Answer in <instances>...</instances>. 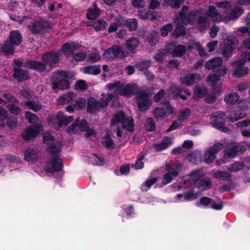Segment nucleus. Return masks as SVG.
Returning <instances> with one entry per match:
<instances>
[{
    "mask_svg": "<svg viewBox=\"0 0 250 250\" xmlns=\"http://www.w3.org/2000/svg\"><path fill=\"white\" fill-rule=\"evenodd\" d=\"M67 133L70 134H75L79 131H85L84 136L86 139L96 134V131L93 128L89 127V125L85 119L80 121L79 119L75 121L66 129Z\"/></svg>",
    "mask_w": 250,
    "mask_h": 250,
    "instance_id": "nucleus-1",
    "label": "nucleus"
},
{
    "mask_svg": "<svg viewBox=\"0 0 250 250\" xmlns=\"http://www.w3.org/2000/svg\"><path fill=\"white\" fill-rule=\"evenodd\" d=\"M68 75L66 71H58L54 72L51 77V85L53 90L69 89L70 83L67 80Z\"/></svg>",
    "mask_w": 250,
    "mask_h": 250,
    "instance_id": "nucleus-2",
    "label": "nucleus"
},
{
    "mask_svg": "<svg viewBox=\"0 0 250 250\" xmlns=\"http://www.w3.org/2000/svg\"><path fill=\"white\" fill-rule=\"evenodd\" d=\"M188 7L186 5L183 6L175 21L178 20V22L181 21L182 24L185 25H187L188 23H193L197 19L200 12L198 10H196L188 13Z\"/></svg>",
    "mask_w": 250,
    "mask_h": 250,
    "instance_id": "nucleus-3",
    "label": "nucleus"
},
{
    "mask_svg": "<svg viewBox=\"0 0 250 250\" xmlns=\"http://www.w3.org/2000/svg\"><path fill=\"white\" fill-rule=\"evenodd\" d=\"M112 124L121 123L123 127L129 132L134 131V124L132 117H126L125 113L119 111L114 114L111 121Z\"/></svg>",
    "mask_w": 250,
    "mask_h": 250,
    "instance_id": "nucleus-4",
    "label": "nucleus"
},
{
    "mask_svg": "<svg viewBox=\"0 0 250 250\" xmlns=\"http://www.w3.org/2000/svg\"><path fill=\"white\" fill-rule=\"evenodd\" d=\"M43 128L41 124H35L27 127L21 133V136L25 142L34 140L40 134Z\"/></svg>",
    "mask_w": 250,
    "mask_h": 250,
    "instance_id": "nucleus-5",
    "label": "nucleus"
},
{
    "mask_svg": "<svg viewBox=\"0 0 250 250\" xmlns=\"http://www.w3.org/2000/svg\"><path fill=\"white\" fill-rule=\"evenodd\" d=\"M61 53L60 50L47 51L41 56V60L50 68L54 67L60 61Z\"/></svg>",
    "mask_w": 250,
    "mask_h": 250,
    "instance_id": "nucleus-6",
    "label": "nucleus"
},
{
    "mask_svg": "<svg viewBox=\"0 0 250 250\" xmlns=\"http://www.w3.org/2000/svg\"><path fill=\"white\" fill-rule=\"evenodd\" d=\"M222 144L217 143L209 147L205 152L204 161L207 164H211L216 158V155L222 149Z\"/></svg>",
    "mask_w": 250,
    "mask_h": 250,
    "instance_id": "nucleus-7",
    "label": "nucleus"
},
{
    "mask_svg": "<svg viewBox=\"0 0 250 250\" xmlns=\"http://www.w3.org/2000/svg\"><path fill=\"white\" fill-rule=\"evenodd\" d=\"M238 42L235 37H228L224 41V48L222 51L223 57L228 59L231 56L233 51L236 48Z\"/></svg>",
    "mask_w": 250,
    "mask_h": 250,
    "instance_id": "nucleus-8",
    "label": "nucleus"
},
{
    "mask_svg": "<svg viewBox=\"0 0 250 250\" xmlns=\"http://www.w3.org/2000/svg\"><path fill=\"white\" fill-rule=\"evenodd\" d=\"M170 96L163 89H160L153 97L154 102H161V104L165 106L168 113L172 114V105L169 102Z\"/></svg>",
    "mask_w": 250,
    "mask_h": 250,
    "instance_id": "nucleus-9",
    "label": "nucleus"
},
{
    "mask_svg": "<svg viewBox=\"0 0 250 250\" xmlns=\"http://www.w3.org/2000/svg\"><path fill=\"white\" fill-rule=\"evenodd\" d=\"M245 63L246 61L243 59L238 60L232 63V75L234 77L240 78L248 74L249 69L248 67L245 66Z\"/></svg>",
    "mask_w": 250,
    "mask_h": 250,
    "instance_id": "nucleus-10",
    "label": "nucleus"
},
{
    "mask_svg": "<svg viewBox=\"0 0 250 250\" xmlns=\"http://www.w3.org/2000/svg\"><path fill=\"white\" fill-rule=\"evenodd\" d=\"M60 156H53L48 160L46 163V171L48 173L62 171L63 165L62 160Z\"/></svg>",
    "mask_w": 250,
    "mask_h": 250,
    "instance_id": "nucleus-11",
    "label": "nucleus"
},
{
    "mask_svg": "<svg viewBox=\"0 0 250 250\" xmlns=\"http://www.w3.org/2000/svg\"><path fill=\"white\" fill-rule=\"evenodd\" d=\"M23 68L33 70L40 73L44 72L46 70V66L44 62L31 59L24 62Z\"/></svg>",
    "mask_w": 250,
    "mask_h": 250,
    "instance_id": "nucleus-12",
    "label": "nucleus"
},
{
    "mask_svg": "<svg viewBox=\"0 0 250 250\" xmlns=\"http://www.w3.org/2000/svg\"><path fill=\"white\" fill-rule=\"evenodd\" d=\"M29 27L32 34L41 35L44 33L45 29L48 28L49 25L44 21H35L29 25Z\"/></svg>",
    "mask_w": 250,
    "mask_h": 250,
    "instance_id": "nucleus-13",
    "label": "nucleus"
},
{
    "mask_svg": "<svg viewBox=\"0 0 250 250\" xmlns=\"http://www.w3.org/2000/svg\"><path fill=\"white\" fill-rule=\"evenodd\" d=\"M202 176V170L196 169L185 176L184 182L185 184L189 186V187H196V185Z\"/></svg>",
    "mask_w": 250,
    "mask_h": 250,
    "instance_id": "nucleus-14",
    "label": "nucleus"
},
{
    "mask_svg": "<svg viewBox=\"0 0 250 250\" xmlns=\"http://www.w3.org/2000/svg\"><path fill=\"white\" fill-rule=\"evenodd\" d=\"M248 106L246 104L237 109L231 111L228 116L229 120L231 122H235L239 119L245 118L247 115Z\"/></svg>",
    "mask_w": 250,
    "mask_h": 250,
    "instance_id": "nucleus-15",
    "label": "nucleus"
},
{
    "mask_svg": "<svg viewBox=\"0 0 250 250\" xmlns=\"http://www.w3.org/2000/svg\"><path fill=\"white\" fill-rule=\"evenodd\" d=\"M122 46L120 45L114 44L111 47L106 49L103 56L109 60L113 61L116 59H120Z\"/></svg>",
    "mask_w": 250,
    "mask_h": 250,
    "instance_id": "nucleus-16",
    "label": "nucleus"
},
{
    "mask_svg": "<svg viewBox=\"0 0 250 250\" xmlns=\"http://www.w3.org/2000/svg\"><path fill=\"white\" fill-rule=\"evenodd\" d=\"M170 54H172V43H168L165 49H161L158 50L154 54L153 58L155 61L159 63H162L164 58Z\"/></svg>",
    "mask_w": 250,
    "mask_h": 250,
    "instance_id": "nucleus-17",
    "label": "nucleus"
},
{
    "mask_svg": "<svg viewBox=\"0 0 250 250\" xmlns=\"http://www.w3.org/2000/svg\"><path fill=\"white\" fill-rule=\"evenodd\" d=\"M12 77L18 82H24L30 78L28 71L21 68H14V69H13Z\"/></svg>",
    "mask_w": 250,
    "mask_h": 250,
    "instance_id": "nucleus-18",
    "label": "nucleus"
},
{
    "mask_svg": "<svg viewBox=\"0 0 250 250\" xmlns=\"http://www.w3.org/2000/svg\"><path fill=\"white\" fill-rule=\"evenodd\" d=\"M80 46L81 45L78 43L66 42L62 45L61 49L65 55H73L74 52L78 50Z\"/></svg>",
    "mask_w": 250,
    "mask_h": 250,
    "instance_id": "nucleus-19",
    "label": "nucleus"
},
{
    "mask_svg": "<svg viewBox=\"0 0 250 250\" xmlns=\"http://www.w3.org/2000/svg\"><path fill=\"white\" fill-rule=\"evenodd\" d=\"M7 39L14 46H18L22 42L21 34L18 30L11 31Z\"/></svg>",
    "mask_w": 250,
    "mask_h": 250,
    "instance_id": "nucleus-20",
    "label": "nucleus"
},
{
    "mask_svg": "<svg viewBox=\"0 0 250 250\" xmlns=\"http://www.w3.org/2000/svg\"><path fill=\"white\" fill-rule=\"evenodd\" d=\"M137 16L142 20H148L150 21H153L157 20V13L155 11H146V10H139Z\"/></svg>",
    "mask_w": 250,
    "mask_h": 250,
    "instance_id": "nucleus-21",
    "label": "nucleus"
},
{
    "mask_svg": "<svg viewBox=\"0 0 250 250\" xmlns=\"http://www.w3.org/2000/svg\"><path fill=\"white\" fill-rule=\"evenodd\" d=\"M87 11L86 16L89 20L96 19L101 13V9L97 6L96 2H94L92 6L88 8Z\"/></svg>",
    "mask_w": 250,
    "mask_h": 250,
    "instance_id": "nucleus-22",
    "label": "nucleus"
},
{
    "mask_svg": "<svg viewBox=\"0 0 250 250\" xmlns=\"http://www.w3.org/2000/svg\"><path fill=\"white\" fill-rule=\"evenodd\" d=\"M137 90L136 86L132 85L128 83L125 85L122 84L121 90L120 92L121 96H124L127 97H131L135 93V91Z\"/></svg>",
    "mask_w": 250,
    "mask_h": 250,
    "instance_id": "nucleus-23",
    "label": "nucleus"
},
{
    "mask_svg": "<svg viewBox=\"0 0 250 250\" xmlns=\"http://www.w3.org/2000/svg\"><path fill=\"white\" fill-rule=\"evenodd\" d=\"M38 157V153L34 148L28 147L24 152V159L26 162L36 161Z\"/></svg>",
    "mask_w": 250,
    "mask_h": 250,
    "instance_id": "nucleus-24",
    "label": "nucleus"
},
{
    "mask_svg": "<svg viewBox=\"0 0 250 250\" xmlns=\"http://www.w3.org/2000/svg\"><path fill=\"white\" fill-rule=\"evenodd\" d=\"M140 44V40L137 37H131L126 40L125 47L131 53H135L136 48Z\"/></svg>",
    "mask_w": 250,
    "mask_h": 250,
    "instance_id": "nucleus-25",
    "label": "nucleus"
},
{
    "mask_svg": "<svg viewBox=\"0 0 250 250\" xmlns=\"http://www.w3.org/2000/svg\"><path fill=\"white\" fill-rule=\"evenodd\" d=\"M101 109L99 101L96 100L94 98L90 97L87 100V104L86 107L87 112L93 114L96 111Z\"/></svg>",
    "mask_w": 250,
    "mask_h": 250,
    "instance_id": "nucleus-26",
    "label": "nucleus"
},
{
    "mask_svg": "<svg viewBox=\"0 0 250 250\" xmlns=\"http://www.w3.org/2000/svg\"><path fill=\"white\" fill-rule=\"evenodd\" d=\"M201 79V76L197 73H190L184 77L182 83L188 86H191L198 82Z\"/></svg>",
    "mask_w": 250,
    "mask_h": 250,
    "instance_id": "nucleus-27",
    "label": "nucleus"
},
{
    "mask_svg": "<svg viewBox=\"0 0 250 250\" xmlns=\"http://www.w3.org/2000/svg\"><path fill=\"white\" fill-rule=\"evenodd\" d=\"M172 139L170 137L166 136L161 142L154 144V148L157 151H163L167 149L171 144Z\"/></svg>",
    "mask_w": 250,
    "mask_h": 250,
    "instance_id": "nucleus-28",
    "label": "nucleus"
},
{
    "mask_svg": "<svg viewBox=\"0 0 250 250\" xmlns=\"http://www.w3.org/2000/svg\"><path fill=\"white\" fill-rule=\"evenodd\" d=\"M223 61L220 58H214L205 63V66L206 69H215L222 65Z\"/></svg>",
    "mask_w": 250,
    "mask_h": 250,
    "instance_id": "nucleus-29",
    "label": "nucleus"
},
{
    "mask_svg": "<svg viewBox=\"0 0 250 250\" xmlns=\"http://www.w3.org/2000/svg\"><path fill=\"white\" fill-rule=\"evenodd\" d=\"M0 51L4 55H13L15 52V46L7 40L1 45Z\"/></svg>",
    "mask_w": 250,
    "mask_h": 250,
    "instance_id": "nucleus-30",
    "label": "nucleus"
},
{
    "mask_svg": "<svg viewBox=\"0 0 250 250\" xmlns=\"http://www.w3.org/2000/svg\"><path fill=\"white\" fill-rule=\"evenodd\" d=\"M194 188L189 187L188 190L184 192V200H182V201H191L198 198L199 194L198 193L195 192Z\"/></svg>",
    "mask_w": 250,
    "mask_h": 250,
    "instance_id": "nucleus-31",
    "label": "nucleus"
},
{
    "mask_svg": "<svg viewBox=\"0 0 250 250\" xmlns=\"http://www.w3.org/2000/svg\"><path fill=\"white\" fill-rule=\"evenodd\" d=\"M212 187V182L210 178L206 177L204 179H200L196 187L201 190H206L210 189Z\"/></svg>",
    "mask_w": 250,
    "mask_h": 250,
    "instance_id": "nucleus-32",
    "label": "nucleus"
},
{
    "mask_svg": "<svg viewBox=\"0 0 250 250\" xmlns=\"http://www.w3.org/2000/svg\"><path fill=\"white\" fill-rule=\"evenodd\" d=\"M24 106L28 109H31L34 112H38L42 108V106L39 101L34 100L25 101L23 103Z\"/></svg>",
    "mask_w": 250,
    "mask_h": 250,
    "instance_id": "nucleus-33",
    "label": "nucleus"
},
{
    "mask_svg": "<svg viewBox=\"0 0 250 250\" xmlns=\"http://www.w3.org/2000/svg\"><path fill=\"white\" fill-rule=\"evenodd\" d=\"M124 25L130 31H135L138 26V22L136 19L130 18L124 20Z\"/></svg>",
    "mask_w": 250,
    "mask_h": 250,
    "instance_id": "nucleus-34",
    "label": "nucleus"
},
{
    "mask_svg": "<svg viewBox=\"0 0 250 250\" xmlns=\"http://www.w3.org/2000/svg\"><path fill=\"white\" fill-rule=\"evenodd\" d=\"M231 176L230 173L220 170L214 174V177L216 179L223 181H231Z\"/></svg>",
    "mask_w": 250,
    "mask_h": 250,
    "instance_id": "nucleus-35",
    "label": "nucleus"
},
{
    "mask_svg": "<svg viewBox=\"0 0 250 250\" xmlns=\"http://www.w3.org/2000/svg\"><path fill=\"white\" fill-rule=\"evenodd\" d=\"M101 72L100 65H89L83 68V73L88 75H97Z\"/></svg>",
    "mask_w": 250,
    "mask_h": 250,
    "instance_id": "nucleus-36",
    "label": "nucleus"
},
{
    "mask_svg": "<svg viewBox=\"0 0 250 250\" xmlns=\"http://www.w3.org/2000/svg\"><path fill=\"white\" fill-rule=\"evenodd\" d=\"M102 144L107 148L110 149H113L116 147V145L109 133H107L104 136Z\"/></svg>",
    "mask_w": 250,
    "mask_h": 250,
    "instance_id": "nucleus-37",
    "label": "nucleus"
},
{
    "mask_svg": "<svg viewBox=\"0 0 250 250\" xmlns=\"http://www.w3.org/2000/svg\"><path fill=\"white\" fill-rule=\"evenodd\" d=\"M46 150L47 153L52 155L53 156H60L59 154L61 151V148L53 142L47 146Z\"/></svg>",
    "mask_w": 250,
    "mask_h": 250,
    "instance_id": "nucleus-38",
    "label": "nucleus"
},
{
    "mask_svg": "<svg viewBox=\"0 0 250 250\" xmlns=\"http://www.w3.org/2000/svg\"><path fill=\"white\" fill-rule=\"evenodd\" d=\"M138 109L144 112L147 110L149 107L151 105L152 101L149 99L146 100L138 101L136 102Z\"/></svg>",
    "mask_w": 250,
    "mask_h": 250,
    "instance_id": "nucleus-39",
    "label": "nucleus"
},
{
    "mask_svg": "<svg viewBox=\"0 0 250 250\" xmlns=\"http://www.w3.org/2000/svg\"><path fill=\"white\" fill-rule=\"evenodd\" d=\"M239 96L236 92H232L226 95L224 98V101L227 104H234L238 101Z\"/></svg>",
    "mask_w": 250,
    "mask_h": 250,
    "instance_id": "nucleus-40",
    "label": "nucleus"
},
{
    "mask_svg": "<svg viewBox=\"0 0 250 250\" xmlns=\"http://www.w3.org/2000/svg\"><path fill=\"white\" fill-rule=\"evenodd\" d=\"M158 177H152L150 179L147 180L143 183L141 188V190L143 191H147L153 185L158 181Z\"/></svg>",
    "mask_w": 250,
    "mask_h": 250,
    "instance_id": "nucleus-41",
    "label": "nucleus"
},
{
    "mask_svg": "<svg viewBox=\"0 0 250 250\" xmlns=\"http://www.w3.org/2000/svg\"><path fill=\"white\" fill-rule=\"evenodd\" d=\"M186 52V48L185 46L179 44L174 47L173 44V57H181L185 54Z\"/></svg>",
    "mask_w": 250,
    "mask_h": 250,
    "instance_id": "nucleus-42",
    "label": "nucleus"
},
{
    "mask_svg": "<svg viewBox=\"0 0 250 250\" xmlns=\"http://www.w3.org/2000/svg\"><path fill=\"white\" fill-rule=\"evenodd\" d=\"M151 65V62L148 60H144L137 62L135 64V67L140 71L146 70Z\"/></svg>",
    "mask_w": 250,
    "mask_h": 250,
    "instance_id": "nucleus-43",
    "label": "nucleus"
},
{
    "mask_svg": "<svg viewBox=\"0 0 250 250\" xmlns=\"http://www.w3.org/2000/svg\"><path fill=\"white\" fill-rule=\"evenodd\" d=\"M245 167V164L242 162H236L231 164L228 169L230 172H237L243 169Z\"/></svg>",
    "mask_w": 250,
    "mask_h": 250,
    "instance_id": "nucleus-44",
    "label": "nucleus"
},
{
    "mask_svg": "<svg viewBox=\"0 0 250 250\" xmlns=\"http://www.w3.org/2000/svg\"><path fill=\"white\" fill-rule=\"evenodd\" d=\"M185 34V28L184 25L178 24L174 32H173V37L175 39H177L181 36H184Z\"/></svg>",
    "mask_w": 250,
    "mask_h": 250,
    "instance_id": "nucleus-45",
    "label": "nucleus"
},
{
    "mask_svg": "<svg viewBox=\"0 0 250 250\" xmlns=\"http://www.w3.org/2000/svg\"><path fill=\"white\" fill-rule=\"evenodd\" d=\"M197 19V24L199 28L201 30L206 29L207 25L208 24L207 17L206 16L199 15Z\"/></svg>",
    "mask_w": 250,
    "mask_h": 250,
    "instance_id": "nucleus-46",
    "label": "nucleus"
},
{
    "mask_svg": "<svg viewBox=\"0 0 250 250\" xmlns=\"http://www.w3.org/2000/svg\"><path fill=\"white\" fill-rule=\"evenodd\" d=\"M243 12L242 8L233 9L229 14V19L231 20L236 19L243 14Z\"/></svg>",
    "mask_w": 250,
    "mask_h": 250,
    "instance_id": "nucleus-47",
    "label": "nucleus"
},
{
    "mask_svg": "<svg viewBox=\"0 0 250 250\" xmlns=\"http://www.w3.org/2000/svg\"><path fill=\"white\" fill-rule=\"evenodd\" d=\"M25 118L28 122L30 124H37V123L39 121L38 117L35 114L32 113L30 111L25 112Z\"/></svg>",
    "mask_w": 250,
    "mask_h": 250,
    "instance_id": "nucleus-48",
    "label": "nucleus"
},
{
    "mask_svg": "<svg viewBox=\"0 0 250 250\" xmlns=\"http://www.w3.org/2000/svg\"><path fill=\"white\" fill-rule=\"evenodd\" d=\"M107 25L106 21L102 19L98 20L97 22H95L93 25L96 31H100L104 30Z\"/></svg>",
    "mask_w": 250,
    "mask_h": 250,
    "instance_id": "nucleus-49",
    "label": "nucleus"
},
{
    "mask_svg": "<svg viewBox=\"0 0 250 250\" xmlns=\"http://www.w3.org/2000/svg\"><path fill=\"white\" fill-rule=\"evenodd\" d=\"M134 95H136L137 101L146 100L149 99L148 93L144 90H139L137 89V90L135 91Z\"/></svg>",
    "mask_w": 250,
    "mask_h": 250,
    "instance_id": "nucleus-50",
    "label": "nucleus"
},
{
    "mask_svg": "<svg viewBox=\"0 0 250 250\" xmlns=\"http://www.w3.org/2000/svg\"><path fill=\"white\" fill-rule=\"evenodd\" d=\"M190 114V110L189 108H185L180 112L178 117V119L180 121H183L188 118Z\"/></svg>",
    "mask_w": 250,
    "mask_h": 250,
    "instance_id": "nucleus-51",
    "label": "nucleus"
},
{
    "mask_svg": "<svg viewBox=\"0 0 250 250\" xmlns=\"http://www.w3.org/2000/svg\"><path fill=\"white\" fill-rule=\"evenodd\" d=\"M212 126L222 132H227L229 131V128L225 126V123L217 122L211 123Z\"/></svg>",
    "mask_w": 250,
    "mask_h": 250,
    "instance_id": "nucleus-52",
    "label": "nucleus"
},
{
    "mask_svg": "<svg viewBox=\"0 0 250 250\" xmlns=\"http://www.w3.org/2000/svg\"><path fill=\"white\" fill-rule=\"evenodd\" d=\"M20 94L24 98L30 100L33 98L34 92L29 89L23 88L20 90Z\"/></svg>",
    "mask_w": 250,
    "mask_h": 250,
    "instance_id": "nucleus-53",
    "label": "nucleus"
},
{
    "mask_svg": "<svg viewBox=\"0 0 250 250\" xmlns=\"http://www.w3.org/2000/svg\"><path fill=\"white\" fill-rule=\"evenodd\" d=\"M86 104V100L84 98L79 97L74 103L75 108L77 110L84 108Z\"/></svg>",
    "mask_w": 250,
    "mask_h": 250,
    "instance_id": "nucleus-54",
    "label": "nucleus"
},
{
    "mask_svg": "<svg viewBox=\"0 0 250 250\" xmlns=\"http://www.w3.org/2000/svg\"><path fill=\"white\" fill-rule=\"evenodd\" d=\"M7 108L11 114L16 115H19L21 110V107L14 104H8L7 105Z\"/></svg>",
    "mask_w": 250,
    "mask_h": 250,
    "instance_id": "nucleus-55",
    "label": "nucleus"
},
{
    "mask_svg": "<svg viewBox=\"0 0 250 250\" xmlns=\"http://www.w3.org/2000/svg\"><path fill=\"white\" fill-rule=\"evenodd\" d=\"M145 128L146 130L149 131H154L156 129L155 122L152 118H149L146 119Z\"/></svg>",
    "mask_w": 250,
    "mask_h": 250,
    "instance_id": "nucleus-56",
    "label": "nucleus"
},
{
    "mask_svg": "<svg viewBox=\"0 0 250 250\" xmlns=\"http://www.w3.org/2000/svg\"><path fill=\"white\" fill-rule=\"evenodd\" d=\"M183 167V165L179 162L173 163V178L177 176L181 171Z\"/></svg>",
    "mask_w": 250,
    "mask_h": 250,
    "instance_id": "nucleus-57",
    "label": "nucleus"
},
{
    "mask_svg": "<svg viewBox=\"0 0 250 250\" xmlns=\"http://www.w3.org/2000/svg\"><path fill=\"white\" fill-rule=\"evenodd\" d=\"M242 148V146H233L229 150L228 156L229 157L234 158L237 155L238 152L243 151Z\"/></svg>",
    "mask_w": 250,
    "mask_h": 250,
    "instance_id": "nucleus-58",
    "label": "nucleus"
},
{
    "mask_svg": "<svg viewBox=\"0 0 250 250\" xmlns=\"http://www.w3.org/2000/svg\"><path fill=\"white\" fill-rule=\"evenodd\" d=\"M167 112H168L167 108L163 106V107H157L154 111V115L156 117H162Z\"/></svg>",
    "mask_w": 250,
    "mask_h": 250,
    "instance_id": "nucleus-59",
    "label": "nucleus"
},
{
    "mask_svg": "<svg viewBox=\"0 0 250 250\" xmlns=\"http://www.w3.org/2000/svg\"><path fill=\"white\" fill-rule=\"evenodd\" d=\"M147 41L151 46H154L159 42V36L156 33H151L147 37Z\"/></svg>",
    "mask_w": 250,
    "mask_h": 250,
    "instance_id": "nucleus-60",
    "label": "nucleus"
},
{
    "mask_svg": "<svg viewBox=\"0 0 250 250\" xmlns=\"http://www.w3.org/2000/svg\"><path fill=\"white\" fill-rule=\"evenodd\" d=\"M161 35L163 37H166L168 35L169 32L172 31V23H169L164 25L161 28Z\"/></svg>",
    "mask_w": 250,
    "mask_h": 250,
    "instance_id": "nucleus-61",
    "label": "nucleus"
},
{
    "mask_svg": "<svg viewBox=\"0 0 250 250\" xmlns=\"http://www.w3.org/2000/svg\"><path fill=\"white\" fill-rule=\"evenodd\" d=\"M122 84L120 81H117L114 83H111L108 84V87L109 90H114V91H117L120 94L121 90Z\"/></svg>",
    "mask_w": 250,
    "mask_h": 250,
    "instance_id": "nucleus-62",
    "label": "nucleus"
},
{
    "mask_svg": "<svg viewBox=\"0 0 250 250\" xmlns=\"http://www.w3.org/2000/svg\"><path fill=\"white\" fill-rule=\"evenodd\" d=\"M101 58V55L99 53H90L88 58L87 61L92 63L99 62Z\"/></svg>",
    "mask_w": 250,
    "mask_h": 250,
    "instance_id": "nucleus-63",
    "label": "nucleus"
},
{
    "mask_svg": "<svg viewBox=\"0 0 250 250\" xmlns=\"http://www.w3.org/2000/svg\"><path fill=\"white\" fill-rule=\"evenodd\" d=\"M220 81V78L216 74L209 75L208 77V81L209 83V84L214 87L215 85Z\"/></svg>",
    "mask_w": 250,
    "mask_h": 250,
    "instance_id": "nucleus-64",
    "label": "nucleus"
}]
</instances>
